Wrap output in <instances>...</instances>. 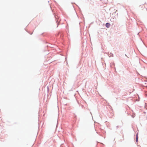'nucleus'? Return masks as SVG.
<instances>
[{"mask_svg": "<svg viewBox=\"0 0 147 147\" xmlns=\"http://www.w3.org/2000/svg\"><path fill=\"white\" fill-rule=\"evenodd\" d=\"M110 26V24L109 23H107L106 24V26L107 28H109Z\"/></svg>", "mask_w": 147, "mask_h": 147, "instance_id": "1", "label": "nucleus"}, {"mask_svg": "<svg viewBox=\"0 0 147 147\" xmlns=\"http://www.w3.org/2000/svg\"><path fill=\"white\" fill-rule=\"evenodd\" d=\"M138 136H137H137H136V142H137V141H138Z\"/></svg>", "mask_w": 147, "mask_h": 147, "instance_id": "2", "label": "nucleus"}]
</instances>
